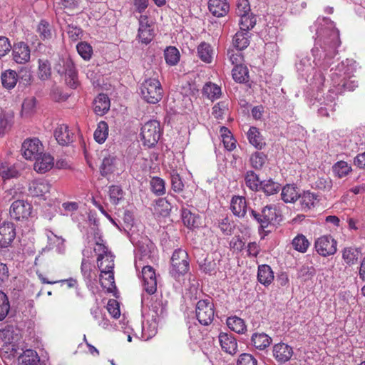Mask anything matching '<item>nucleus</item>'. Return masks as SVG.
Listing matches in <instances>:
<instances>
[{"label": "nucleus", "instance_id": "35", "mask_svg": "<svg viewBox=\"0 0 365 365\" xmlns=\"http://www.w3.org/2000/svg\"><path fill=\"white\" fill-rule=\"evenodd\" d=\"M249 44L250 40L247 32L241 30L235 34L233 37V45L237 49L242 51L246 48Z\"/></svg>", "mask_w": 365, "mask_h": 365}, {"label": "nucleus", "instance_id": "5", "mask_svg": "<svg viewBox=\"0 0 365 365\" xmlns=\"http://www.w3.org/2000/svg\"><path fill=\"white\" fill-rule=\"evenodd\" d=\"M195 316L201 325H210L215 317V307L210 299L199 300L195 306Z\"/></svg>", "mask_w": 365, "mask_h": 365}, {"label": "nucleus", "instance_id": "34", "mask_svg": "<svg viewBox=\"0 0 365 365\" xmlns=\"http://www.w3.org/2000/svg\"><path fill=\"white\" fill-rule=\"evenodd\" d=\"M292 245L296 251L305 253L310 245V242L306 236L302 234H298L292 240Z\"/></svg>", "mask_w": 365, "mask_h": 365}, {"label": "nucleus", "instance_id": "53", "mask_svg": "<svg viewBox=\"0 0 365 365\" xmlns=\"http://www.w3.org/2000/svg\"><path fill=\"white\" fill-rule=\"evenodd\" d=\"M222 142L225 148L228 150H232L236 148V140L230 135V130L226 127L221 128Z\"/></svg>", "mask_w": 365, "mask_h": 365}, {"label": "nucleus", "instance_id": "32", "mask_svg": "<svg viewBox=\"0 0 365 365\" xmlns=\"http://www.w3.org/2000/svg\"><path fill=\"white\" fill-rule=\"evenodd\" d=\"M229 113V101L224 100L214 105L212 114L217 120H222Z\"/></svg>", "mask_w": 365, "mask_h": 365}, {"label": "nucleus", "instance_id": "54", "mask_svg": "<svg viewBox=\"0 0 365 365\" xmlns=\"http://www.w3.org/2000/svg\"><path fill=\"white\" fill-rule=\"evenodd\" d=\"M170 180L171 188L175 192L180 193L184 190V183L177 170H172L170 173Z\"/></svg>", "mask_w": 365, "mask_h": 365}, {"label": "nucleus", "instance_id": "29", "mask_svg": "<svg viewBox=\"0 0 365 365\" xmlns=\"http://www.w3.org/2000/svg\"><path fill=\"white\" fill-rule=\"evenodd\" d=\"M282 199L284 202H294L299 198L300 194L298 193L297 187L292 185H287L282 190Z\"/></svg>", "mask_w": 365, "mask_h": 365}, {"label": "nucleus", "instance_id": "51", "mask_svg": "<svg viewBox=\"0 0 365 365\" xmlns=\"http://www.w3.org/2000/svg\"><path fill=\"white\" fill-rule=\"evenodd\" d=\"M138 36L142 43H149L153 38L154 32L151 25L147 26H139Z\"/></svg>", "mask_w": 365, "mask_h": 365}, {"label": "nucleus", "instance_id": "40", "mask_svg": "<svg viewBox=\"0 0 365 365\" xmlns=\"http://www.w3.org/2000/svg\"><path fill=\"white\" fill-rule=\"evenodd\" d=\"M233 79L240 83H245L249 78V72L247 66L238 65L235 66L232 71Z\"/></svg>", "mask_w": 365, "mask_h": 365}, {"label": "nucleus", "instance_id": "19", "mask_svg": "<svg viewBox=\"0 0 365 365\" xmlns=\"http://www.w3.org/2000/svg\"><path fill=\"white\" fill-rule=\"evenodd\" d=\"M36 31L39 38L44 42L51 41L56 34L53 26L44 19L41 20L38 24Z\"/></svg>", "mask_w": 365, "mask_h": 365}, {"label": "nucleus", "instance_id": "4", "mask_svg": "<svg viewBox=\"0 0 365 365\" xmlns=\"http://www.w3.org/2000/svg\"><path fill=\"white\" fill-rule=\"evenodd\" d=\"M54 69L60 76H64L65 82L69 87L77 88L78 85L77 71L71 59H60L55 65Z\"/></svg>", "mask_w": 365, "mask_h": 365}, {"label": "nucleus", "instance_id": "46", "mask_svg": "<svg viewBox=\"0 0 365 365\" xmlns=\"http://www.w3.org/2000/svg\"><path fill=\"white\" fill-rule=\"evenodd\" d=\"M267 160V155L262 152L256 151L250 158V163L252 168L260 170Z\"/></svg>", "mask_w": 365, "mask_h": 365}, {"label": "nucleus", "instance_id": "23", "mask_svg": "<svg viewBox=\"0 0 365 365\" xmlns=\"http://www.w3.org/2000/svg\"><path fill=\"white\" fill-rule=\"evenodd\" d=\"M272 338L264 332H255L251 337V344L255 349L262 351L269 346Z\"/></svg>", "mask_w": 365, "mask_h": 365}, {"label": "nucleus", "instance_id": "30", "mask_svg": "<svg viewBox=\"0 0 365 365\" xmlns=\"http://www.w3.org/2000/svg\"><path fill=\"white\" fill-rule=\"evenodd\" d=\"M172 210V205L167 197L158 198L155 201L154 210L161 216L166 217L169 215Z\"/></svg>", "mask_w": 365, "mask_h": 365}, {"label": "nucleus", "instance_id": "44", "mask_svg": "<svg viewBox=\"0 0 365 365\" xmlns=\"http://www.w3.org/2000/svg\"><path fill=\"white\" fill-rule=\"evenodd\" d=\"M281 189L280 184L273 181L272 179L262 180L260 190L267 195H272L279 192Z\"/></svg>", "mask_w": 365, "mask_h": 365}, {"label": "nucleus", "instance_id": "28", "mask_svg": "<svg viewBox=\"0 0 365 365\" xmlns=\"http://www.w3.org/2000/svg\"><path fill=\"white\" fill-rule=\"evenodd\" d=\"M226 322L230 329L239 334H245L247 330L245 321L237 316L228 317Z\"/></svg>", "mask_w": 365, "mask_h": 365}, {"label": "nucleus", "instance_id": "21", "mask_svg": "<svg viewBox=\"0 0 365 365\" xmlns=\"http://www.w3.org/2000/svg\"><path fill=\"white\" fill-rule=\"evenodd\" d=\"M208 8L213 16L222 17L228 13L230 5L227 0H209Z\"/></svg>", "mask_w": 365, "mask_h": 365}, {"label": "nucleus", "instance_id": "57", "mask_svg": "<svg viewBox=\"0 0 365 365\" xmlns=\"http://www.w3.org/2000/svg\"><path fill=\"white\" fill-rule=\"evenodd\" d=\"M123 191L118 185H111L109 187L110 201L113 205H118L123 198Z\"/></svg>", "mask_w": 365, "mask_h": 365}, {"label": "nucleus", "instance_id": "27", "mask_svg": "<svg viewBox=\"0 0 365 365\" xmlns=\"http://www.w3.org/2000/svg\"><path fill=\"white\" fill-rule=\"evenodd\" d=\"M1 84L6 89L14 88L18 82L17 73L11 69L6 70L1 75Z\"/></svg>", "mask_w": 365, "mask_h": 365}, {"label": "nucleus", "instance_id": "25", "mask_svg": "<svg viewBox=\"0 0 365 365\" xmlns=\"http://www.w3.org/2000/svg\"><path fill=\"white\" fill-rule=\"evenodd\" d=\"M110 108V100L107 95L101 93L93 101V110L98 115H103Z\"/></svg>", "mask_w": 365, "mask_h": 365}, {"label": "nucleus", "instance_id": "16", "mask_svg": "<svg viewBox=\"0 0 365 365\" xmlns=\"http://www.w3.org/2000/svg\"><path fill=\"white\" fill-rule=\"evenodd\" d=\"M299 200L302 210L308 211L318 206L321 196L317 193L307 190L300 194Z\"/></svg>", "mask_w": 365, "mask_h": 365}, {"label": "nucleus", "instance_id": "43", "mask_svg": "<svg viewBox=\"0 0 365 365\" xmlns=\"http://www.w3.org/2000/svg\"><path fill=\"white\" fill-rule=\"evenodd\" d=\"M240 30L243 31L247 32L248 31L253 29L254 26L256 25L257 18L252 13L245 14L240 16Z\"/></svg>", "mask_w": 365, "mask_h": 365}, {"label": "nucleus", "instance_id": "22", "mask_svg": "<svg viewBox=\"0 0 365 365\" xmlns=\"http://www.w3.org/2000/svg\"><path fill=\"white\" fill-rule=\"evenodd\" d=\"M230 209L232 213L239 217H244L247 213V200L242 196H234L231 200Z\"/></svg>", "mask_w": 365, "mask_h": 365}, {"label": "nucleus", "instance_id": "26", "mask_svg": "<svg viewBox=\"0 0 365 365\" xmlns=\"http://www.w3.org/2000/svg\"><path fill=\"white\" fill-rule=\"evenodd\" d=\"M250 143L258 150H262L266 145L258 128L252 126L247 133Z\"/></svg>", "mask_w": 365, "mask_h": 365}, {"label": "nucleus", "instance_id": "64", "mask_svg": "<svg viewBox=\"0 0 365 365\" xmlns=\"http://www.w3.org/2000/svg\"><path fill=\"white\" fill-rule=\"evenodd\" d=\"M237 365H257V360L252 354L243 353L240 355Z\"/></svg>", "mask_w": 365, "mask_h": 365}, {"label": "nucleus", "instance_id": "61", "mask_svg": "<svg viewBox=\"0 0 365 365\" xmlns=\"http://www.w3.org/2000/svg\"><path fill=\"white\" fill-rule=\"evenodd\" d=\"M241 51L238 50L237 51L234 50H229L227 51V56L229 60L235 66H237L238 65H242L244 61V57L240 52Z\"/></svg>", "mask_w": 365, "mask_h": 365}, {"label": "nucleus", "instance_id": "13", "mask_svg": "<svg viewBox=\"0 0 365 365\" xmlns=\"http://www.w3.org/2000/svg\"><path fill=\"white\" fill-rule=\"evenodd\" d=\"M12 49L13 60L19 64H24L29 61L31 50L29 45L23 41L14 43Z\"/></svg>", "mask_w": 365, "mask_h": 365}, {"label": "nucleus", "instance_id": "6", "mask_svg": "<svg viewBox=\"0 0 365 365\" xmlns=\"http://www.w3.org/2000/svg\"><path fill=\"white\" fill-rule=\"evenodd\" d=\"M251 215L262 229L267 228L269 225L278 222L279 221L278 217H280L277 209L272 205L265 206L261 212L252 210Z\"/></svg>", "mask_w": 365, "mask_h": 365}, {"label": "nucleus", "instance_id": "33", "mask_svg": "<svg viewBox=\"0 0 365 365\" xmlns=\"http://www.w3.org/2000/svg\"><path fill=\"white\" fill-rule=\"evenodd\" d=\"M360 250L351 247H345L342 250V259L344 262L351 266L355 264L359 259Z\"/></svg>", "mask_w": 365, "mask_h": 365}, {"label": "nucleus", "instance_id": "11", "mask_svg": "<svg viewBox=\"0 0 365 365\" xmlns=\"http://www.w3.org/2000/svg\"><path fill=\"white\" fill-rule=\"evenodd\" d=\"M294 354L291 346L284 342L275 344L272 346V356L278 364H284L289 361Z\"/></svg>", "mask_w": 365, "mask_h": 365}, {"label": "nucleus", "instance_id": "24", "mask_svg": "<svg viewBox=\"0 0 365 365\" xmlns=\"http://www.w3.org/2000/svg\"><path fill=\"white\" fill-rule=\"evenodd\" d=\"M274 272L267 264H261L258 267L257 270V279L260 284L267 287L274 280Z\"/></svg>", "mask_w": 365, "mask_h": 365}, {"label": "nucleus", "instance_id": "60", "mask_svg": "<svg viewBox=\"0 0 365 365\" xmlns=\"http://www.w3.org/2000/svg\"><path fill=\"white\" fill-rule=\"evenodd\" d=\"M66 32L68 38L72 41H76L81 38L83 35V31L81 28L75 25H68Z\"/></svg>", "mask_w": 365, "mask_h": 365}, {"label": "nucleus", "instance_id": "56", "mask_svg": "<svg viewBox=\"0 0 365 365\" xmlns=\"http://www.w3.org/2000/svg\"><path fill=\"white\" fill-rule=\"evenodd\" d=\"M182 219L184 225L188 228L196 227L197 217L192 214L189 210L186 208L182 209L181 212Z\"/></svg>", "mask_w": 365, "mask_h": 365}, {"label": "nucleus", "instance_id": "50", "mask_svg": "<svg viewBox=\"0 0 365 365\" xmlns=\"http://www.w3.org/2000/svg\"><path fill=\"white\" fill-rule=\"evenodd\" d=\"M78 53L82 58L88 61L91 58L93 55L92 46L86 41H81L76 45Z\"/></svg>", "mask_w": 365, "mask_h": 365}, {"label": "nucleus", "instance_id": "17", "mask_svg": "<svg viewBox=\"0 0 365 365\" xmlns=\"http://www.w3.org/2000/svg\"><path fill=\"white\" fill-rule=\"evenodd\" d=\"M16 237V229L12 222H4L0 225V247H7Z\"/></svg>", "mask_w": 365, "mask_h": 365}, {"label": "nucleus", "instance_id": "14", "mask_svg": "<svg viewBox=\"0 0 365 365\" xmlns=\"http://www.w3.org/2000/svg\"><path fill=\"white\" fill-rule=\"evenodd\" d=\"M53 135L57 143L62 146L70 145L75 138V134L66 124L58 125Z\"/></svg>", "mask_w": 365, "mask_h": 365}, {"label": "nucleus", "instance_id": "1", "mask_svg": "<svg viewBox=\"0 0 365 365\" xmlns=\"http://www.w3.org/2000/svg\"><path fill=\"white\" fill-rule=\"evenodd\" d=\"M190 270L189 256L182 249L175 250L170 259V274L175 279L186 274Z\"/></svg>", "mask_w": 365, "mask_h": 365}, {"label": "nucleus", "instance_id": "47", "mask_svg": "<svg viewBox=\"0 0 365 365\" xmlns=\"http://www.w3.org/2000/svg\"><path fill=\"white\" fill-rule=\"evenodd\" d=\"M108 135V125L107 123L103 120L99 122L93 133L95 140L98 143H103L106 140Z\"/></svg>", "mask_w": 365, "mask_h": 365}, {"label": "nucleus", "instance_id": "59", "mask_svg": "<svg viewBox=\"0 0 365 365\" xmlns=\"http://www.w3.org/2000/svg\"><path fill=\"white\" fill-rule=\"evenodd\" d=\"M114 161V157L108 156L103 158L101 165V173L103 176H106L113 171Z\"/></svg>", "mask_w": 365, "mask_h": 365}, {"label": "nucleus", "instance_id": "39", "mask_svg": "<svg viewBox=\"0 0 365 365\" xmlns=\"http://www.w3.org/2000/svg\"><path fill=\"white\" fill-rule=\"evenodd\" d=\"M19 175V173L14 165H9L7 163L0 164V176L4 180L17 178Z\"/></svg>", "mask_w": 365, "mask_h": 365}, {"label": "nucleus", "instance_id": "18", "mask_svg": "<svg viewBox=\"0 0 365 365\" xmlns=\"http://www.w3.org/2000/svg\"><path fill=\"white\" fill-rule=\"evenodd\" d=\"M34 170L39 173H45L50 170L54 165L53 158L47 153H43L34 158Z\"/></svg>", "mask_w": 365, "mask_h": 365}, {"label": "nucleus", "instance_id": "7", "mask_svg": "<svg viewBox=\"0 0 365 365\" xmlns=\"http://www.w3.org/2000/svg\"><path fill=\"white\" fill-rule=\"evenodd\" d=\"M316 252L322 257L334 255L337 251V242L330 235H322L314 242Z\"/></svg>", "mask_w": 365, "mask_h": 365}, {"label": "nucleus", "instance_id": "55", "mask_svg": "<svg viewBox=\"0 0 365 365\" xmlns=\"http://www.w3.org/2000/svg\"><path fill=\"white\" fill-rule=\"evenodd\" d=\"M115 255L113 254L105 257L101 261H97V266L100 272L114 269Z\"/></svg>", "mask_w": 365, "mask_h": 365}, {"label": "nucleus", "instance_id": "3", "mask_svg": "<svg viewBox=\"0 0 365 365\" xmlns=\"http://www.w3.org/2000/svg\"><path fill=\"white\" fill-rule=\"evenodd\" d=\"M163 130L158 120H150L141 128L140 136L144 145L154 147L160 140Z\"/></svg>", "mask_w": 365, "mask_h": 365}, {"label": "nucleus", "instance_id": "58", "mask_svg": "<svg viewBox=\"0 0 365 365\" xmlns=\"http://www.w3.org/2000/svg\"><path fill=\"white\" fill-rule=\"evenodd\" d=\"M10 309L9 299L6 294L0 291V321L4 320Z\"/></svg>", "mask_w": 365, "mask_h": 365}, {"label": "nucleus", "instance_id": "15", "mask_svg": "<svg viewBox=\"0 0 365 365\" xmlns=\"http://www.w3.org/2000/svg\"><path fill=\"white\" fill-rule=\"evenodd\" d=\"M219 343L222 350L230 355L235 354L238 351L237 339L232 334L221 332L218 336Z\"/></svg>", "mask_w": 365, "mask_h": 365}, {"label": "nucleus", "instance_id": "49", "mask_svg": "<svg viewBox=\"0 0 365 365\" xmlns=\"http://www.w3.org/2000/svg\"><path fill=\"white\" fill-rule=\"evenodd\" d=\"M332 170L335 175L339 178H342L346 177L351 171V167L346 162L340 160L333 165Z\"/></svg>", "mask_w": 365, "mask_h": 365}, {"label": "nucleus", "instance_id": "48", "mask_svg": "<svg viewBox=\"0 0 365 365\" xmlns=\"http://www.w3.org/2000/svg\"><path fill=\"white\" fill-rule=\"evenodd\" d=\"M152 192L157 196H162L165 193V182L159 177H153L150 182Z\"/></svg>", "mask_w": 365, "mask_h": 365}, {"label": "nucleus", "instance_id": "38", "mask_svg": "<svg viewBox=\"0 0 365 365\" xmlns=\"http://www.w3.org/2000/svg\"><path fill=\"white\" fill-rule=\"evenodd\" d=\"M197 53L199 58L202 61L206 63H210L212 61L213 50L209 43L206 42H202L197 46Z\"/></svg>", "mask_w": 365, "mask_h": 365}, {"label": "nucleus", "instance_id": "36", "mask_svg": "<svg viewBox=\"0 0 365 365\" xmlns=\"http://www.w3.org/2000/svg\"><path fill=\"white\" fill-rule=\"evenodd\" d=\"M164 57L167 64L170 66H175L180 61V54L175 46H168L164 51Z\"/></svg>", "mask_w": 365, "mask_h": 365}, {"label": "nucleus", "instance_id": "37", "mask_svg": "<svg viewBox=\"0 0 365 365\" xmlns=\"http://www.w3.org/2000/svg\"><path fill=\"white\" fill-rule=\"evenodd\" d=\"M245 181L247 187L252 191H258L260 190L261 182L259 176L252 170H249L245 176Z\"/></svg>", "mask_w": 365, "mask_h": 365}, {"label": "nucleus", "instance_id": "9", "mask_svg": "<svg viewBox=\"0 0 365 365\" xmlns=\"http://www.w3.org/2000/svg\"><path fill=\"white\" fill-rule=\"evenodd\" d=\"M32 210L31 205L24 200H16L10 206L9 214L11 218L19 221L27 219Z\"/></svg>", "mask_w": 365, "mask_h": 365}, {"label": "nucleus", "instance_id": "41", "mask_svg": "<svg viewBox=\"0 0 365 365\" xmlns=\"http://www.w3.org/2000/svg\"><path fill=\"white\" fill-rule=\"evenodd\" d=\"M202 93L212 101L219 98L222 94L221 88L211 82L207 83L204 86Z\"/></svg>", "mask_w": 365, "mask_h": 365}, {"label": "nucleus", "instance_id": "62", "mask_svg": "<svg viewBox=\"0 0 365 365\" xmlns=\"http://www.w3.org/2000/svg\"><path fill=\"white\" fill-rule=\"evenodd\" d=\"M107 310L115 319H118L120 315L119 303L115 299H112L108 300Z\"/></svg>", "mask_w": 365, "mask_h": 365}, {"label": "nucleus", "instance_id": "12", "mask_svg": "<svg viewBox=\"0 0 365 365\" xmlns=\"http://www.w3.org/2000/svg\"><path fill=\"white\" fill-rule=\"evenodd\" d=\"M143 288L149 294H153L157 290V278L155 269L151 266H145L142 269Z\"/></svg>", "mask_w": 365, "mask_h": 365}, {"label": "nucleus", "instance_id": "31", "mask_svg": "<svg viewBox=\"0 0 365 365\" xmlns=\"http://www.w3.org/2000/svg\"><path fill=\"white\" fill-rule=\"evenodd\" d=\"M21 365H36L39 361L37 352L32 349H26L19 356Z\"/></svg>", "mask_w": 365, "mask_h": 365}, {"label": "nucleus", "instance_id": "63", "mask_svg": "<svg viewBox=\"0 0 365 365\" xmlns=\"http://www.w3.org/2000/svg\"><path fill=\"white\" fill-rule=\"evenodd\" d=\"M236 14L239 16L251 14L249 0H237Z\"/></svg>", "mask_w": 365, "mask_h": 365}, {"label": "nucleus", "instance_id": "45", "mask_svg": "<svg viewBox=\"0 0 365 365\" xmlns=\"http://www.w3.org/2000/svg\"><path fill=\"white\" fill-rule=\"evenodd\" d=\"M197 262L200 270H202L205 274H208L210 275H214L216 274L217 263L213 259L206 257L202 261L197 260Z\"/></svg>", "mask_w": 365, "mask_h": 365}, {"label": "nucleus", "instance_id": "52", "mask_svg": "<svg viewBox=\"0 0 365 365\" xmlns=\"http://www.w3.org/2000/svg\"><path fill=\"white\" fill-rule=\"evenodd\" d=\"M13 119V113L4 112L0 109V135L11 127Z\"/></svg>", "mask_w": 365, "mask_h": 365}, {"label": "nucleus", "instance_id": "2", "mask_svg": "<svg viewBox=\"0 0 365 365\" xmlns=\"http://www.w3.org/2000/svg\"><path fill=\"white\" fill-rule=\"evenodd\" d=\"M140 94L145 102L155 104L162 99L163 89L160 82L157 78H150L141 83Z\"/></svg>", "mask_w": 365, "mask_h": 365}, {"label": "nucleus", "instance_id": "8", "mask_svg": "<svg viewBox=\"0 0 365 365\" xmlns=\"http://www.w3.org/2000/svg\"><path fill=\"white\" fill-rule=\"evenodd\" d=\"M43 150L42 143L36 138L26 139L22 143L23 156L27 160H33L39 155L43 154Z\"/></svg>", "mask_w": 365, "mask_h": 365}, {"label": "nucleus", "instance_id": "42", "mask_svg": "<svg viewBox=\"0 0 365 365\" xmlns=\"http://www.w3.org/2000/svg\"><path fill=\"white\" fill-rule=\"evenodd\" d=\"M38 76L42 81L48 80L51 76V63L47 59H39Z\"/></svg>", "mask_w": 365, "mask_h": 365}, {"label": "nucleus", "instance_id": "20", "mask_svg": "<svg viewBox=\"0 0 365 365\" xmlns=\"http://www.w3.org/2000/svg\"><path fill=\"white\" fill-rule=\"evenodd\" d=\"M99 281L101 287L106 289L108 293H114L116 291L114 269L101 272Z\"/></svg>", "mask_w": 365, "mask_h": 365}, {"label": "nucleus", "instance_id": "10", "mask_svg": "<svg viewBox=\"0 0 365 365\" xmlns=\"http://www.w3.org/2000/svg\"><path fill=\"white\" fill-rule=\"evenodd\" d=\"M51 189V183L45 179H36L32 180L29 185V192L33 197L46 200Z\"/></svg>", "mask_w": 365, "mask_h": 365}]
</instances>
